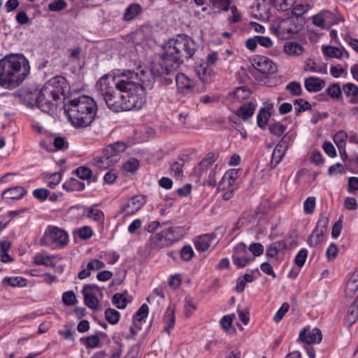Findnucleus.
<instances>
[{
	"label": "nucleus",
	"instance_id": "obj_1",
	"mask_svg": "<svg viewBox=\"0 0 358 358\" xmlns=\"http://www.w3.org/2000/svg\"><path fill=\"white\" fill-rule=\"evenodd\" d=\"M29 73V62L23 54L10 53L0 59V86L3 88L18 87Z\"/></svg>",
	"mask_w": 358,
	"mask_h": 358
},
{
	"label": "nucleus",
	"instance_id": "obj_2",
	"mask_svg": "<svg viewBox=\"0 0 358 358\" xmlns=\"http://www.w3.org/2000/svg\"><path fill=\"white\" fill-rule=\"evenodd\" d=\"M115 87L124 92V111L140 110L145 105V88L140 76L129 71L123 73L117 80H113Z\"/></svg>",
	"mask_w": 358,
	"mask_h": 358
},
{
	"label": "nucleus",
	"instance_id": "obj_3",
	"mask_svg": "<svg viewBox=\"0 0 358 358\" xmlns=\"http://www.w3.org/2000/svg\"><path fill=\"white\" fill-rule=\"evenodd\" d=\"M64 109L69 122L78 129L91 125L98 110L96 101L88 96L69 100L64 104Z\"/></svg>",
	"mask_w": 358,
	"mask_h": 358
},
{
	"label": "nucleus",
	"instance_id": "obj_4",
	"mask_svg": "<svg viewBox=\"0 0 358 358\" xmlns=\"http://www.w3.org/2000/svg\"><path fill=\"white\" fill-rule=\"evenodd\" d=\"M113 80H116L105 75L97 81L96 88L110 110L116 113L124 111V92L115 87Z\"/></svg>",
	"mask_w": 358,
	"mask_h": 358
},
{
	"label": "nucleus",
	"instance_id": "obj_5",
	"mask_svg": "<svg viewBox=\"0 0 358 358\" xmlns=\"http://www.w3.org/2000/svg\"><path fill=\"white\" fill-rule=\"evenodd\" d=\"M182 60L173 51L169 52V48L165 44L164 52L155 56V61L151 64V72L155 76L169 75L176 71Z\"/></svg>",
	"mask_w": 358,
	"mask_h": 358
},
{
	"label": "nucleus",
	"instance_id": "obj_6",
	"mask_svg": "<svg viewBox=\"0 0 358 358\" xmlns=\"http://www.w3.org/2000/svg\"><path fill=\"white\" fill-rule=\"evenodd\" d=\"M166 44L169 52L173 51L182 60V58H192L199 48L192 38L185 34L178 35L176 38L169 40Z\"/></svg>",
	"mask_w": 358,
	"mask_h": 358
},
{
	"label": "nucleus",
	"instance_id": "obj_7",
	"mask_svg": "<svg viewBox=\"0 0 358 358\" xmlns=\"http://www.w3.org/2000/svg\"><path fill=\"white\" fill-rule=\"evenodd\" d=\"M40 92L42 103L39 105V109L44 113L53 111L55 104L52 101H57L64 93L63 88L59 85L56 78L48 81L41 88Z\"/></svg>",
	"mask_w": 358,
	"mask_h": 358
},
{
	"label": "nucleus",
	"instance_id": "obj_8",
	"mask_svg": "<svg viewBox=\"0 0 358 358\" xmlns=\"http://www.w3.org/2000/svg\"><path fill=\"white\" fill-rule=\"evenodd\" d=\"M69 241L68 233L56 226H49L41 241L43 245L52 248H63L67 245Z\"/></svg>",
	"mask_w": 358,
	"mask_h": 358
},
{
	"label": "nucleus",
	"instance_id": "obj_9",
	"mask_svg": "<svg viewBox=\"0 0 358 358\" xmlns=\"http://www.w3.org/2000/svg\"><path fill=\"white\" fill-rule=\"evenodd\" d=\"M297 20L294 17L282 19L273 24L270 29L279 38L287 39L301 29V26L297 22Z\"/></svg>",
	"mask_w": 358,
	"mask_h": 358
},
{
	"label": "nucleus",
	"instance_id": "obj_10",
	"mask_svg": "<svg viewBox=\"0 0 358 358\" xmlns=\"http://www.w3.org/2000/svg\"><path fill=\"white\" fill-rule=\"evenodd\" d=\"M180 234L177 227H171L156 234L150 238V245L153 249H160L171 245L180 238Z\"/></svg>",
	"mask_w": 358,
	"mask_h": 358
},
{
	"label": "nucleus",
	"instance_id": "obj_11",
	"mask_svg": "<svg viewBox=\"0 0 358 358\" xmlns=\"http://www.w3.org/2000/svg\"><path fill=\"white\" fill-rule=\"evenodd\" d=\"M329 219L326 216H322L318 220L316 227L312 232L308 243L310 247H316L323 241L324 234L327 230Z\"/></svg>",
	"mask_w": 358,
	"mask_h": 358
},
{
	"label": "nucleus",
	"instance_id": "obj_12",
	"mask_svg": "<svg viewBox=\"0 0 358 358\" xmlns=\"http://www.w3.org/2000/svg\"><path fill=\"white\" fill-rule=\"evenodd\" d=\"M146 199L143 195H136L129 198L121 208L122 213L125 216L131 215L138 212L145 203Z\"/></svg>",
	"mask_w": 358,
	"mask_h": 358
},
{
	"label": "nucleus",
	"instance_id": "obj_13",
	"mask_svg": "<svg viewBox=\"0 0 358 358\" xmlns=\"http://www.w3.org/2000/svg\"><path fill=\"white\" fill-rule=\"evenodd\" d=\"M252 65L263 74H273L277 71L275 64L271 59L264 56H257L253 59Z\"/></svg>",
	"mask_w": 358,
	"mask_h": 358
},
{
	"label": "nucleus",
	"instance_id": "obj_14",
	"mask_svg": "<svg viewBox=\"0 0 358 358\" xmlns=\"http://www.w3.org/2000/svg\"><path fill=\"white\" fill-rule=\"evenodd\" d=\"M322 339V332L317 328H304L299 333V340L305 344L320 343Z\"/></svg>",
	"mask_w": 358,
	"mask_h": 358
},
{
	"label": "nucleus",
	"instance_id": "obj_15",
	"mask_svg": "<svg viewBox=\"0 0 358 358\" xmlns=\"http://www.w3.org/2000/svg\"><path fill=\"white\" fill-rule=\"evenodd\" d=\"M127 148L124 143L117 142L110 144L103 149V154L108 157V159L113 164L119 162L120 157V154L123 152Z\"/></svg>",
	"mask_w": 358,
	"mask_h": 358
},
{
	"label": "nucleus",
	"instance_id": "obj_16",
	"mask_svg": "<svg viewBox=\"0 0 358 358\" xmlns=\"http://www.w3.org/2000/svg\"><path fill=\"white\" fill-rule=\"evenodd\" d=\"M22 101L27 106H36L39 108V105L42 103L40 92L37 90L34 92L24 91L20 95Z\"/></svg>",
	"mask_w": 358,
	"mask_h": 358
},
{
	"label": "nucleus",
	"instance_id": "obj_17",
	"mask_svg": "<svg viewBox=\"0 0 358 358\" xmlns=\"http://www.w3.org/2000/svg\"><path fill=\"white\" fill-rule=\"evenodd\" d=\"M214 234H206L199 236L194 242L195 248L201 252H205L209 249L212 242L215 240Z\"/></svg>",
	"mask_w": 358,
	"mask_h": 358
},
{
	"label": "nucleus",
	"instance_id": "obj_18",
	"mask_svg": "<svg viewBox=\"0 0 358 358\" xmlns=\"http://www.w3.org/2000/svg\"><path fill=\"white\" fill-rule=\"evenodd\" d=\"M304 86L309 92H316L322 90L325 86L324 80L317 77H309L305 80Z\"/></svg>",
	"mask_w": 358,
	"mask_h": 358
},
{
	"label": "nucleus",
	"instance_id": "obj_19",
	"mask_svg": "<svg viewBox=\"0 0 358 358\" xmlns=\"http://www.w3.org/2000/svg\"><path fill=\"white\" fill-rule=\"evenodd\" d=\"M200 80L204 83H210L214 77L213 70L207 64H201L196 69Z\"/></svg>",
	"mask_w": 358,
	"mask_h": 358
},
{
	"label": "nucleus",
	"instance_id": "obj_20",
	"mask_svg": "<svg viewBox=\"0 0 358 358\" xmlns=\"http://www.w3.org/2000/svg\"><path fill=\"white\" fill-rule=\"evenodd\" d=\"M176 82L178 90L184 92L193 88L194 83L185 74L178 73L176 77Z\"/></svg>",
	"mask_w": 358,
	"mask_h": 358
},
{
	"label": "nucleus",
	"instance_id": "obj_21",
	"mask_svg": "<svg viewBox=\"0 0 358 358\" xmlns=\"http://www.w3.org/2000/svg\"><path fill=\"white\" fill-rule=\"evenodd\" d=\"M27 193L23 187L17 186L6 189L3 194V199H20Z\"/></svg>",
	"mask_w": 358,
	"mask_h": 358
},
{
	"label": "nucleus",
	"instance_id": "obj_22",
	"mask_svg": "<svg viewBox=\"0 0 358 358\" xmlns=\"http://www.w3.org/2000/svg\"><path fill=\"white\" fill-rule=\"evenodd\" d=\"M284 51L290 56H300L304 51V48L296 42H287L284 45Z\"/></svg>",
	"mask_w": 358,
	"mask_h": 358
},
{
	"label": "nucleus",
	"instance_id": "obj_23",
	"mask_svg": "<svg viewBox=\"0 0 358 358\" xmlns=\"http://www.w3.org/2000/svg\"><path fill=\"white\" fill-rule=\"evenodd\" d=\"M215 162V157L213 154H208L195 169V172L199 176L202 175L208 169L211 168Z\"/></svg>",
	"mask_w": 358,
	"mask_h": 358
},
{
	"label": "nucleus",
	"instance_id": "obj_24",
	"mask_svg": "<svg viewBox=\"0 0 358 358\" xmlns=\"http://www.w3.org/2000/svg\"><path fill=\"white\" fill-rule=\"evenodd\" d=\"M283 143V142H279L273 150L271 164L274 167L282 160L288 148L287 145H284Z\"/></svg>",
	"mask_w": 358,
	"mask_h": 358
},
{
	"label": "nucleus",
	"instance_id": "obj_25",
	"mask_svg": "<svg viewBox=\"0 0 358 358\" xmlns=\"http://www.w3.org/2000/svg\"><path fill=\"white\" fill-rule=\"evenodd\" d=\"M11 243L8 239L0 241V259L3 263H9L13 261L12 257L8 255L10 250Z\"/></svg>",
	"mask_w": 358,
	"mask_h": 358
},
{
	"label": "nucleus",
	"instance_id": "obj_26",
	"mask_svg": "<svg viewBox=\"0 0 358 358\" xmlns=\"http://www.w3.org/2000/svg\"><path fill=\"white\" fill-rule=\"evenodd\" d=\"M322 52L324 55L330 58L340 59L344 56L348 57V53L343 51L340 48L335 46H323Z\"/></svg>",
	"mask_w": 358,
	"mask_h": 358
},
{
	"label": "nucleus",
	"instance_id": "obj_27",
	"mask_svg": "<svg viewBox=\"0 0 358 358\" xmlns=\"http://www.w3.org/2000/svg\"><path fill=\"white\" fill-rule=\"evenodd\" d=\"M164 321L166 323L164 331L169 334L171 330L174 328L176 322L175 310L173 308L169 307L167 308L164 317Z\"/></svg>",
	"mask_w": 358,
	"mask_h": 358
},
{
	"label": "nucleus",
	"instance_id": "obj_28",
	"mask_svg": "<svg viewBox=\"0 0 358 358\" xmlns=\"http://www.w3.org/2000/svg\"><path fill=\"white\" fill-rule=\"evenodd\" d=\"M54 258L52 255L38 253L34 257V262L36 265H43L54 268L55 267V263L53 262Z\"/></svg>",
	"mask_w": 358,
	"mask_h": 358
},
{
	"label": "nucleus",
	"instance_id": "obj_29",
	"mask_svg": "<svg viewBox=\"0 0 358 358\" xmlns=\"http://www.w3.org/2000/svg\"><path fill=\"white\" fill-rule=\"evenodd\" d=\"M255 110V106L251 103H245L236 110V115L245 120L252 117Z\"/></svg>",
	"mask_w": 358,
	"mask_h": 358
},
{
	"label": "nucleus",
	"instance_id": "obj_30",
	"mask_svg": "<svg viewBox=\"0 0 358 358\" xmlns=\"http://www.w3.org/2000/svg\"><path fill=\"white\" fill-rule=\"evenodd\" d=\"M142 8L138 3H132L127 7L123 16L124 21H130L137 17L141 12Z\"/></svg>",
	"mask_w": 358,
	"mask_h": 358
},
{
	"label": "nucleus",
	"instance_id": "obj_31",
	"mask_svg": "<svg viewBox=\"0 0 358 358\" xmlns=\"http://www.w3.org/2000/svg\"><path fill=\"white\" fill-rule=\"evenodd\" d=\"M91 164L99 169H106L114 164L108 159V157H95L91 161Z\"/></svg>",
	"mask_w": 358,
	"mask_h": 358
},
{
	"label": "nucleus",
	"instance_id": "obj_32",
	"mask_svg": "<svg viewBox=\"0 0 358 358\" xmlns=\"http://www.w3.org/2000/svg\"><path fill=\"white\" fill-rule=\"evenodd\" d=\"M2 283L12 287H23L27 285V280L20 276L6 277L3 280Z\"/></svg>",
	"mask_w": 358,
	"mask_h": 358
},
{
	"label": "nucleus",
	"instance_id": "obj_33",
	"mask_svg": "<svg viewBox=\"0 0 358 358\" xmlns=\"http://www.w3.org/2000/svg\"><path fill=\"white\" fill-rule=\"evenodd\" d=\"M87 217L99 224H102L104 221L103 213L94 207H90L86 208Z\"/></svg>",
	"mask_w": 358,
	"mask_h": 358
},
{
	"label": "nucleus",
	"instance_id": "obj_34",
	"mask_svg": "<svg viewBox=\"0 0 358 358\" xmlns=\"http://www.w3.org/2000/svg\"><path fill=\"white\" fill-rule=\"evenodd\" d=\"M358 290V275H353L349 279L345 286V294L348 296H351Z\"/></svg>",
	"mask_w": 358,
	"mask_h": 358
},
{
	"label": "nucleus",
	"instance_id": "obj_35",
	"mask_svg": "<svg viewBox=\"0 0 358 358\" xmlns=\"http://www.w3.org/2000/svg\"><path fill=\"white\" fill-rule=\"evenodd\" d=\"M149 308L147 304H143L134 316V325L138 327V322H141L147 318L148 315Z\"/></svg>",
	"mask_w": 358,
	"mask_h": 358
},
{
	"label": "nucleus",
	"instance_id": "obj_36",
	"mask_svg": "<svg viewBox=\"0 0 358 358\" xmlns=\"http://www.w3.org/2000/svg\"><path fill=\"white\" fill-rule=\"evenodd\" d=\"M295 3V0H273V6L280 11L290 9Z\"/></svg>",
	"mask_w": 358,
	"mask_h": 358
},
{
	"label": "nucleus",
	"instance_id": "obj_37",
	"mask_svg": "<svg viewBox=\"0 0 358 358\" xmlns=\"http://www.w3.org/2000/svg\"><path fill=\"white\" fill-rule=\"evenodd\" d=\"M85 304L90 308L95 310L98 308L99 301L92 293H83Z\"/></svg>",
	"mask_w": 358,
	"mask_h": 358
},
{
	"label": "nucleus",
	"instance_id": "obj_38",
	"mask_svg": "<svg viewBox=\"0 0 358 358\" xmlns=\"http://www.w3.org/2000/svg\"><path fill=\"white\" fill-rule=\"evenodd\" d=\"M348 136L345 131L340 130L334 136V141L338 148L343 149V147H345L346 140L348 139Z\"/></svg>",
	"mask_w": 358,
	"mask_h": 358
},
{
	"label": "nucleus",
	"instance_id": "obj_39",
	"mask_svg": "<svg viewBox=\"0 0 358 358\" xmlns=\"http://www.w3.org/2000/svg\"><path fill=\"white\" fill-rule=\"evenodd\" d=\"M270 113L265 108H262L258 113L257 117V123L261 128H264L270 118Z\"/></svg>",
	"mask_w": 358,
	"mask_h": 358
},
{
	"label": "nucleus",
	"instance_id": "obj_40",
	"mask_svg": "<svg viewBox=\"0 0 358 358\" xmlns=\"http://www.w3.org/2000/svg\"><path fill=\"white\" fill-rule=\"evenodd\" d=\"M120 313L113 308H107L105 311V317L111 324H115L119 322Z\"/></svg>",
	"mask_w": 358,
	"mask_h": 358
},
{
	"label": "nucleus",
	"instance_id": "obj_41",
	"mask_svg": "<svg viewBox=\"0 0 358 358\" xmlns=\"http://www.w3.org/2000/svg\"><path fill=\"white\" fill-rule=\"evenodd\" d=\"M140 166L138 159L136 158H131L123 164V170L128 173L136 172Z\"/></svg>",
	"mask_w": 358,
	"mask_h": 358
},
{
	"label": "nucleus",
	"instance_id": "obj_42",
	"mask_svg": "<svg viewBox=\"0 0 358 358\" xmlns=\"http://www.w3.org/2000/svg\"><path fill=\"white\" fill-rule=\"evenodd\" d=\"M112 302L119 309H124L127 303L125 295L120 293H116L113 295Z\"/></svg>",
	"mask_w": 358,
	"mask_h": 358
},
{
	"label": "nucleus",
	"instance_id": "obj_43",
	"mask_svg": "<svg viewBox=\"0 0 358 358\" xmlns=\"http://www.w3.org/2000/svg\"><path fill=\"white\" fill-rule=\"evenodd\" d=\"M342 90L338 84L334 83L330 85L326 91L332 99H338L341 96Z\"/></svg>",
	"mask_w": 358,
	"mask_h": 358
},
{
	"label": "nucleus",
	"instance_id": "obj_44",
	"mask_svg": "<svg viewBox=\"0 0 358 358\" xmlns=\"http://www.w3.org/2000/svg\"><path fill=\"white\" fill-rule=\"evenodd\" d=\"M294 108L297 113H300L301 112L310 110L311 106L310 103L307 101H305L303 99H299L294 101Z\"/></svg>",
	"mask_w": 358,
	"mask_h": 358
},
{
	"label": "nucleus",
	"instance_id": "obj_45",
	"mask_svg": "<svg viewBox=\"0 0 358 358\" xmlns=\"http://www.w3.org/2000/svg\"><path fill=\"white\" fill-rule=\"evenodd\" d=\"M306 70L314 72V73H326L327 69L326 67H322L318 65L311 59H308L306 62Z\"/></svg>",
	"mask_w": 358,
	"mask_h": 358
},
{
	"label": "nucleus",
	"instance_id": "obj_46",
	"mask_svg": "<svg viewBox=\"0 0 358 358\" xmlns=\"http://www.w3.org/2000/svg\"><path fill=\"white\" fill-rule=\"evenodd\" d=\"M286 129L287 127L280 122H275L271 124L269 126L270 132L278 137L281 136L285 132Z\"/></svg>",
	"mask_w": 358,
	"mask_h": 358
},
{
	"label": "nucleus",
	"instance_id": "obj_47",
	"mask_svg": "<svg viewBox=\"0 0 358 358\" xmlns=\"http://www.w3.org/2000/svg\"><path fill=\"white\" fill-rule=\"evenodd\" d=\"M316 199L314 196L308 197L303 203V210L306 215L312 214L315 208Z\"/></svg>",
	"mask_w": 358,
	"mask_h": 358
},
{
	"label": "nucleus",
	"instance_id": "obj_48",
	"mask_svg": "<svg viewBox=\"0 0 358 358\" xmlns=\"http://www.w3.org/2000/svg\"><path fill=\"white\" fill-rule=\"evenodd\" d=\"M214 8L227 11L229 10L230 0H208Z\"/></svg>",
	"mask_w": 358,
	"mask_h": 358
},
{
	"label": "nucleus",
	"instance_id": "obj_49",
	"mask_svg": "<svg viewBox=\"0 0 358 358\" xmlns=\"http://www.w3.org/2000/svg\"><path fill=\"white\" fill-rule=\"evenodd\" d=\"M358 90V87L352 83H347L343 86L344 94L350 97V99L355 98Z\"/></svg>",
	"mask_w": 358,
	"mask_h": 358
},
{
	"label": "nucleus",
	"instance_id": "obj_50",
	"mask_svg": "<svg viewBox=\"0 0 358 358\" xmlns=\"http://www.w3.org/2000/svg\"><path fill=\"white\" fill-rule=\"evenodd\" d=\"M357 303V301H355V304L352 305L348 310L346 320L349 322L350 325L355 322L358 319V306L356 304Z\"/></svg>",
	"mask_w": 358,
	"mask_h": 358
},
{
	"label": "nucleus",
	"instance_id": "obj_51",
	"mask_svg": "<svg viewBox=\"0 0 358 358\" xmlns=\"http://www.w3.org/2000/svg\"><path fill=\"white\" fill-rule=\"evenodd\" d=\"M67 6L64 0H55L48 4V9L51 12H59Z\"/></svg>",
	"mask_w": 358,
	"mask_h": 358
},
{
	"label": "nucleus",
	"instance_id": "obj_52",
	"mask_svg": "<svg viewBox=\"0 0 358 358\" xmlns=\"http://www.w3.org/2000/svg\"><path fill=\"white\" fill-rule=\"evenodd\" d=\"M232 259L234 264L239 268L245 267L252 260V259L245 255L232 256Z\"/></svg>",
	"mask_w": 358,
	"mask_h": 358
},
{
	"label": "nucleus",
	"instance_id": "obj_53",
	"mask_svg": "<svg viewBox=\"0 0 358 358\" xmlns=\"http://www.w3.org/2000/svg\"><path fill=\"white\" fill-rule=\"evenodd\" d=\"M308 251L306 249L301 250L294 258V263L299 266L302 267L307 259Z\"/></svg>",
	"mask_w": 358,
	"mask_h": 358
},
{
	"label": "nucleus",
	"instance_id": "obj_54",
	"mask_svg": "<svg viewBox=\"0 0 358 358\" xmlns=\"http://www.w3.org/2000/svg\"><path fill=\"white\" fill-rule=\"evenodd\" d=\"M62 176L59 173H54L47 178L46 182L48 186L50 188H54L61 181Z\"/></svg>",
	"mask_w": 358,
	"mask_h": 358
},
{
	"label": "nucleus",
	"instance_id": "obj_55",
	"mask_svg": "<svg viewBox=\"0 0 358 358\" xmlns=\"http://www.w3.org/2000/svg\"><path fill=\"white\" fill-rule=\"evenodd\" d=\"M62 301L66 306H73L76 301V294L73 291L65 292L62 295Z\"/></svg>",
	"mask_w": 358,
	"mask_h": 358
},
{
	"label": "nucleus",
	"instance_id": "obj_56",
	"mask_svg": "<svg viewBox=\"0 0 358 358\" xmlns=\"http://www.w3.org/2000/svg\"><path fill=\"white\" fill-rule=\"evenodd\" d=\"M286 89L292 94L293 96H299L301 94V86L299 83L297 82H291L287 86Z\"/></svg>",
	"mask_w": 358,
	"mask_h": 358
},
{
	"label": "nucleus",
	"instance_id": "obj_57",
	"mask_svg": "<svg viewBox=\"0 0 358 358\" xmlns=\"http://www.w3.org/2000/svg\"><path fill=\"white\" fill-rule=\"evenodd\" d=\"M289 309V305L287 303H284L280 309L276 312L273 317V320L275 322L281 321L284 315L287 313Z\"/></svg>",
	"mask_w": 358,
	"mask_h": 358
},
{
	"label": "nucleus",
	"instance_id": "obj_58",
	"mask_svg": "<svg viewBox=\"0 0 358 358\" xmlns=\"http://www.w3.org/2000/svg\"><path fill=\"white\" fill-rule=\"evenodd\" d=\"M147 301L150 304L152 308L155 310V312L160 311L164 303V301H161L157 297H148Z\"/></svg>",
	"mask_w": 358,
	"mask_h": 358
},
{
	"label": "nucleus",
	"instance_id": "obj_59",
	"mask_svg": "<svg viewBox=\"0 0 358 358\" xmlns=\"http://www.w3.org/2000/svg\"><path fill=\"white\" fill-rule=\"evenodd\" d=\"M180 256L182 259L186 262L192 259L194 256V250L189 245L184 246L180 250Z\"/></svg>",
	"mask_w": 358,
	"mask_h": 358
},
{
	"label": "nucleus",
	"instance_id": "obj_60",
	"mask_svg": "<svg viewBox=\"0 0 358 358\" xmlns=\"http://www.w3.org/2000/svg\"><path fill=\"white\" fill-rule=\"evenodd\" d=\"M231 187H238L234 182H232L231 180L226 178V175L224 174L219 183L218 188L222 191H224L227 189Z\"/></svg>",
	"mask_w": 358,
	"mask_h": 358
},
{
	"label": "nucleus",
	"instance_id": "obj_61",
	"mask_svg": "<svg viewBox=\"0 0 358 358\" xmlns=\"http://www.w3.org/2000/svg\"><path fill=\"white\" fill-rule=\"evenodd\" d=\"M87 269L91 273L92 271H98L105 267V264L99 259H92L87 264Z\"/></svg>",
	"mask_w": 358,
	"mask_h": 358
},
{
	"label": "nucleus",
	"instance_id": "obj_62",
	"mask_svg": "<svg viewBox=\"0 0 358 358\" xmlns=\"http://www.w3.org/2000/svg\"><path fill=\"white\" fill-rule=\"evenodd\" d=\"M53 145L57 150H65L69 147L68 142L62 136L55 137L53 141Z\"/></svg>",
	"mask_w": 358,
	"mask_h": 358
},
{
	"label": "nucleus",
	"instance_id": "obj_63",
	"mask_svg": "<svg viewBox=\"0 0 358 358\" xmlns=\"http://www.w3.org/2000/svg\"><path fill=\"white\" fill-rule=\"evenodd\" d=\"M76 175L83 180L89 179L92 175V171L87 167L80 166L76 170Z\"/></svg>",
	"mask_w": 358,
	"mask_h": 358
},
{
	"label": "nucleus",
	"instance_id": "obj_64",
	"mask_svg": "<svg viewBox=\"0 0 358 358\" xmlns=\"http://www.w3.org/2000/svg\"><path fill=\"white\" fill-rule=\"evenodd\" d=\"M49 194L50 191L44 188L36 189L33 192L34 196L40 201L45 200Z\"/></svg>",
	"mask_w": 358,
	"mask_h": 358
}]
</instances>
